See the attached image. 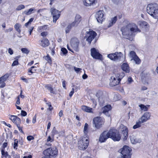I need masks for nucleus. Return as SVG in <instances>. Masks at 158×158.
<instances>
[{"label": "nucleus", "instance_id": "obj_1", "mask_svg": "<svg viewBox=\"0 0 158 158\" xmlns=\"http://www.w3.org/2000/svg\"><path fill=\"white\" fill-rule=\"evenodd\" d=\"M121 31L123 35L131 41L133 40L136 33L140 31L137 26L134 23H129L123 27L121 29Z\"/></svg>", "mask_w": 158, "mask_h": 158}, {"label": "nucleus", "instance_id": "obj_2", "mask_svg": "<svg viewBox=\"0 0 158 158\" xmlns=\"http://www.w3.org/2000/svg\"><path fill=\"white\" fill-rule=\"evenodd\" d=\"M78 147L81 150H85L88 147L89 144V138L86 135L81 137L78 142Z\"/></svg>", "mask_w": 158, "mask_h": 158}, {"label": "nucleus", "instance_id": "obj_3", "mask_svg": "<svg viewBox=\"0 0 158 158\" xmlns=\"http://www.w3.org/2000/svg\"><path fill=\"white\" fill-rule=\"evenodd\" d=\"M121 155L118 156L117 158H131L130 148L127 146H124L123 148L119 150Z\"/></svg>", "mask_w": 158, "mask_h": 158}, {"label": "nucleus", "instance_id": "obj_4", "mask_svg": "<svg viewBox=\"0 0 158 158\" xmlns=\"http://www.w3.org/2000/svg\"><path fill=\"white\" fill-rule=\"evenodd\" d=\"M110 138L114 141H119L121 138L120 134L119 132L115 129H111L109 131Z\"/></svg>", "mask_w": 158, "mask_h": 158}, {"label": "nucleus", "instance_id": "obj_5", "mask_svg": "<svg viewBox=\"0 0 158 158\" xmlns=\"http://www.w3.org/2000/svg\"><path fill=\"white\" fill-rule=\"evenodd\" d=\"M44 153L47 156H54L57 154V150L56 147L50 148L44 151Z\"/></svg>", "mask_w": 158, "mask_h": 158}, {"label": "nucleus", "instance_id": "obj_6", "mask_svg": "<svg viewBox=\"0 0 158 158\" xmlns=\"http://www.w3.org/2000/svg\"><path fill=\"white\" fill-rule=\"evenodd\" d=\"M96 35L97 34L95 31H90L86 32L85 38H86V41L90 44Z\"/></svg>", "mask_w": 158, "mask_h": 158}, {"label": "nucleus", "instance_id": "obj_7", "mask_svg": "<svg viewBox=\"0 0 158 158\" xmlns=\"http://www.w3.org/2000/svg\"><path fill=\"white\" fill-rule=\"evenodd\" d=\"M123 56V54L121 52H115L108 54L107 57L112 60L116 61L120 59Z\"/></svg>", "mask_w": 158, "mask_h": 158}, {"label": "nucleus", "instance_id": "obj_8", "mask_svg": "<svg viewBox=\"0 0 158 158\" xmlns=\"http://www.w3.org/2000/svg\"><path fill=\"white\" fill-rule=\"evenodd\" d=\"M95 127L97 129H99L101 127L104 123V119L101 117H96L93 119Z\"/></svg>", "mask_w": 158, "mask_h": 158}, {"label": "nucleus", "instance_id": "obj_9", "mask_svg": "<svg viewBox=\"0 0 158 158\" xmlns=\"http://www.w3.org/2000/svg\"><path fill=\"white\" fill-rule=\"evenodd\" d=\"M158 10V5L156 3L148 4L147 7V13L150 14Z\"/></svg>", "mask_w": 158, "mask_h": 158}, {"label": "nucleus", "instance_id": "obj_10", "mask_svg": "<svg viewBox=\"0 0 158 158\" xmlns=\"http://www.w3.org/2000/svg\"><path fill=\"white\" fill-rule=\"evenodd\" d=\"M51 12L52 15L53 22L56 23L60 16V12L55 9L52 8L51 9Z\"/></svg>", "mask_w": 158, "mask_h": 158}, {"label": "nucleus", "instance_id": "obj_11", "mask_svg": "<svg viewBox=\"0 0 158 158\" xmlns=\"http://www.w3.org/2000/svg\"><path fill=\"white\" fill-rule=\"evenodd\" d=\"M120 131L122 132L123 135V140H126L128 137V129L127 127L123 125L120 126Z\"/></svg>", "mask_w": 158, "mask_h": 158}, {"label": "nucleus", "instance_id": "obj_12", "mask_svg": "<svg viewBox=\"0 0 158 158\" xmlns=\"http://www.w3.org/2000/svg\"><path fill=\"white\" fill-rule=\"evenodd\" d=\"M91 54L92 57L96 59H100L102 57V55L100 54L98 51L95 48L91 49Z\"/></svg>", "mask_w": 158, "mask_h": 158}, {"label": "nucleus", "instance_id": "obj_13", "mask_svg": "<svg viewBox=\"0 0 158 158\" xmlns=\"http://www.w3.org/2000/svg\"><path fill=\"white\" fill-rule=\"evenodd\" d=\"M151 116V114L149 112L144 113L143 115L139 118V120L142 123L146 122L148 120L150 119Z\"/></svg>", "mask_w": 158, "mask_h": 158}, {"label": "nucleus", "instance_id": "obj_14", "mask_svg": "<svg viewBox=\"0 0 158 158\" xmlns=\"http://www.w3.org/2000/svg\"><path fill=\"white\" fill-rule=\"evenodd\" d=\"M103 12V11L99 10L97 13L95 15V17L98 22L99 23H102L104 20Z\"/></svg>", "mask_w": 158, "mask_h": 158}, {"label": "nucleus", "instance_id": "obj_15", "mask_svg": "<svg viewBox=\"0 0 158 158\" xmlns=\"http://www.w3.org/2000/svg\"><path fill=\"white\" fill-rule=\"evenodd\" d=\"M109 134V131L108 132L106 131H104L100 135L99 138V141L100 142H105L108 138H110V135Z\"/></svg>", "mask_w": 158, "mask_h": 158}, {"label": "nucleus", "instance_id": "obj_16", "mask_svg": "<svg viewBox=\"0 0 158 158\" xmlns=\"http://www.w3.org/2000/svg\"><path fill=\"white\" fill-rule=\"evenodd\" d=\"M79 43V41L77 39H72L71 40V46L76 51H77L78 50Z\"/></svg>", "mask_w": 158, "mask_h": 158}, {"label": "nucleus", "instance_id": "obj_17", "mask_svg": "<svg viewBox=\"0 0 158 158\" xmlns=\"http://www.w3.org/2000/svg\"><path fill=\"white\" fill-rule=\"evenodd\" d=\"M39 44L40 46L45 47L49 45V42L48 40L45 38H43L41 39L39 41Z\"/></svg>", "mask_w": 158, "mask_h": 158}, {"label": "nucleus", "instance_id": "obj_18", "mask_svg": "<svg viewBox=\"0 0 158 158\" xmlns=\"http://www.w3.org/2000/svg\"><path fill=\"white\" fill-rule=\"evenodd\" d=\"M111 109V106L110 105H107L104 106L102 109L103 113L106 114V116L109 117L110 114L108 113V111Z\"/></svg>", "mask_w": 158, "mask_h": 158}, {"label": "nucleus", "instance_id": "obj_19", "mask_svg": "<svg viewBox=\"0 0 158 158\" xmlns=\"http://www.w3.org/2000/svg\"><path fill=\"white\" fill-rule=\"evenodd\" d=\"M81 21V16L78 15H77L75 16L74 21L72 23L76 27H77L80 23Z\"/></svg>", "mask_w": 158, "mask_h": 158}, {"label": "nucleus", "instance_id": "obj_20", "mask_svg": "<svg viewBox=\"0 0 158 158\" xmlns=\"http://www.w3.org/2000/svg\"><path fill=\"white\" fill-rule=\"evenodd\" d=\"M97 0H84V4L86 6H90L97 2Z\"/></svg>", "mask_w": 158, "mask_h": 158}, {"label": "nucleus", "instance_id": "obj_21", "mask_svg": "<svg viewBox=\"0 0 158 158\" xmlns=\"http://www.w3.org/2000/svg\"><path fill=\"white\" fill-rule=\"evenodd\" d=\"M76 26L72 23H69L65 28V31L66 34L69 33L72 28Z\"/></svg>", "mask_w": 158, "mask_h": 158}, {"label": "nucleus", "instance_id": "obj_22", "mask_svg": "<svg viewBox=\"0 0 158 158\" xmlns=\"http://www.w3.org/2000/svg\"><path fill=\"white\" fill-rule=\"evenodd\" d=\"M122 69L126 73H128L130 71V67L128 64L127 63H124L121 66Z\"/></svg>", "mask_w": 158, "mask_h": 158}, {"label": "nucleus", "instance_id": "obj_23", "mask_svg": "<svg viewBox=\"0 0 158 158\" xmlns=\"http://www.w3.org/2000/svg\"><path fill=\"white\" fill-rule=\"evenodd\" d=\"M117 20V16H115L111 19L109 21V24L108 26V27H109L112 26L113 25L115 24Z\"/></svg>", "mask_w": 158, "mask_h": 158}, {"label": "nucleus", "instance_id": "obj_24", "mask_svg": "<svg viewBox=\"0 0 158 158\" xmlns=\"http://www.w3.org/2000/svg\"><path fill=\"white\" fill-rule=\"evenodd\" d=\"M121 80H110V85L111 86H114L118 85Z\"/></svg>", "mask_w": 158, "mask_h": 158}, {"label": "nucleus", "instance_id": "obj_25", "mask_svg": "<svg viewBox=\"0 0 158 158\" xmlns=\"http://www.w3.org/2000/svg\"><path fill=\"white\" fill-rule=\"evenodd\" d=\"M130 139L131 142L132 144H135L138 143H139L141 141L140 139H137L135 137L133 136H131Z\"/></svg>", "mask_w": 158, "mask_h": 158}, {"label": "nucleus", "instance_id": "obj_26", "mask_svg": "<svg viewBox=\"0 0 158 158\" xmlns=\"http://www.w3.org/2000/svg\"><path fill=\"white\" fill-rule=\"evenodd\" d=\"M49 28L47 25H44L42 26H40L38 27V31H42L46 30H48Z\"/></svg>", "mask_w": 158, "mask_h": 158}, {"label": "nucleus", "instance_id": "obj_27", "mask_svg": "<svg viewBox=\"0 0 158 158\" xmlns=\"http://www.w3.org/2000/svg\"><path fill=\"white\" fill-rule=\"evenodd\" d=\"M35 10L33 8H31L28 10L24 11L23 13V14H25L27 15H30L31 14L34 13Z\"/></svg>", "mask_w": 158, "mask_h": 158}, {"label": "nucleus", "instance_id": "obj_28", "mask_svg": "<svg viewBox=\"0 0 158 158\" xmlns=\"http://www.w3.org/2000/svg\"><path fill=\"white\" fill-rule=\"evenodd\" d=\"M81 109L83 111L87 112H92V109L86 106H83L81 107Z\"/></svg>", "mask_w": 158, "mask_h": 158}, {"label": "nucleus", "instance_id": "obj_29", "mask_svg": "<svg viewBox=\"0 0 158 158\" xmlns=\"http://www.w3.org/2000/svg\"><path fill=\"white\" fill-rule=\"evenodd\" d=\"M140 122V121L139 120L137 121L136 123V124L133 126V128L134 129H136L140 127H141V124L142 123Z\"/></svg>", "mask_w": 158, "mask_h": 158}, {"label": "nucleus", "instance_id": "obj_30", "mask_svg": "<svg viewBox=\"0 0 158 158\" xmlns=\"http://www.w3.org/2000/svg\"><path fill=\"white\" fill-rule=\"evenodd\" d=\"M88 127L89 125L87 123H85V124L83 131L85 135H86L87 136V134L88 132Z\"/></svg>", "mask_w": 158, "mask_h": 158}, {"label": "nucleus", "instance_id": "obj_31", "mask_svg": "<svg viewBox=\"0 0 158 158\" xmlns=\"http://www.w3.org/2000/svg\"><path fill=\"white\" fill-rule=\"evenodd\" d=\"M134 60L135 64H139L141 62L140 59L137 56L134 57V58H133V59H131V60Z\"/></svg>", "mask_w": 158, "mask_h": 158}, {"label": "nucleus", "instance_id": "obj_32", "mask_svg": "<svg viewBox=\"0 0 158 158\" xmlns=\"http://www.w3.org/2000/svg\"><path fill=\"white\" fill-rule=\"evenodd\" d=\"M149 15L155 19H158V10Z\"/></svg>", "mask_w": 158, "mask_h": 158}, {"label": "nucleus", "instance_id": "obj_33", "mask_svg": "<svg viewBox=\"0 0 158 158\" xmlns=\"http://www.w3.org/2000/svg\"><path fill=\"white\" fill-rule=\"evenodd\" d=\"M15 28L16 31L19 32V33H20L21 32V31L20 29V28L21 27V25L18 23H16L14 26Z\"/></svg>", "mask_w": 158, "mask_h": 158}, {"label": "nucleus", "instance_id": "obj_34", "mask_svg": "<svg viewBox=\"0 0 158 158\" xmlns=\"http://www.w3.org/2000/svg\"><path fill=\"white\" fill-rule=\"evenodd\" d=\"M52 133L53 136L56 135L57 138L58 136H59L60 135L59 132L56 130L55 127L53 128Z\"/></svg>", "mask_w": 158, "mask_h": 158}, {"label": "nucleus", "instance_id": "obj_35", "mask_svg": "<svg viewBox=\"0 0 158 158\" xmlns=\"http://www.w3.org/2000/svg\"><path fill=\"white\" fill-rule=\"evenodd\" d=\"M139 106L141 110L144 111H147L148 110V108L146 106L143 104H140L139 105Z\"/></svg>", "mask_w": 158, "mask_h": 158}, {"label": "nucleus", "instance_id": "obj_36", "mask_svg": "<svg viewBox=\"0 0 158 158\" xmlns=\"http://www.w3.org/2000/svg\"><path fill=\"white\" fill-rule=\"evenodd\" d=\"M36 67L33 66L29 70L28 72L31 73H35L36 70Z\"/></svg>", "mask_w": 158, "mask_h": 158}, {"label": "nucleus", "instance_id": "obj_37", "mask_svg": "<svg viewBox=\"0 0 158 158\" xmlns=\"http://www.w3.org/2000/svg\"><path fill=\"white\" fill-rule=\"evenodd\" d=\"M17 116L15 115H11L10 116V119L13 122L15 123L16 121V118Z\"/></svg>", "mask_w": 158, "mask_h": 158}, {"label": "nucleus", "instance_id": "obj_38", "mask_svg": "<svg viewBox=\"0 0 158 158\" xmlns=\"http://www.w3.org/2000/svg\"><path fill=\"white\" fill-rule=\"evenodd\" d=\"M5 85L4 80H0V88H3L5 87Z\"/></svg>", "mask_w": 158, "mask_h": 158}, {"label": "nucleus", "instance_id": "obj_39", "mask_svg": "<svg viewBox=\"0 0 158 158\" xmlns=\"http://www.w3.org/2000/svg\"><path fill=\"white\" fill-rule=\"evenodd\" d=\"M21 51L23 53L27 54L29 52V51L27 48H22Z\"/></svg>", "mask_w": 158, "mask_h": 158}, {"label": "nucleus", "instance_id": "obj_40", "mask_svg": "<svg viewBox=\"0 0 158 158\" xmlns=\"http://www.w3.org/2000/svg\"><path fill=\"white\" fill-rule=\"evenodd\" d=\"M25 8V6L23 5H19L16 8L17 10H21L24 9Z\"/></svg>", "mask_w": 158, "mask_h": 158}, {"label": "nucleus", "instance_id": "obj_41", "mask_svg": "<svg viewBox=\"0 0 158 158\" xmlns=\"http://www.w3.org/2000/svg\"><path fill=\"white\" fill-rule=\"evenodd\" d=\"M137 56L134 52L132 51L130 52V56L131 58V59H133V58H134V57Z\"/></svg>", "mask_w": 158, "mask_h": 158}, {"label": "nucleus", "instance_id": "obj_42", "mask_svg": "<svg viewBox=\"0 0 158 158\" xmlns=\"http://www.w3.org/2000/svg\"><path fill=\"white\" fill-rule=\"evenodd\" d=\"M1 153L2 155L3 156L6 157L8 156V153L7 152H5L4 151V149H2L1 150Z\"/></svg>", "mask_w": 158, "mask_h": 158}, {"label": "nucleus", "instance_id": "obj_43", "mask_svg": "<svg viewBox=\"0 0 158 158\" xmlns=\"http://www.w3.org/2000/svg\"><path fill=\"white\" fill-rule=\"evenodd\" d=\"M119 99V96L117 94H115L114 95L113 100L114 101H117Z\"/></svg>", "mask_w": 158, "mask_h": 158}, {"label": "nucleus", "instance_id": "obj_44", "mask_svg": "<svg viewBox=\"0 0 158 158\" xmlns=\"http://www.w3.org/2000/svg\"><path fill=\"white\" fill-rule=\"evenodd\" d=\"M45 59L47 60L48 62L50 63L51 62V59L48 55H47L44 57Z\"/></svg>", "mask_w": 158, "mask_h": 158}, {"label": "nucleus", "instance_id": "obj_45", "mask_svg": "<svg viewBox=\"0 0 158 158\" xmlns=\"http://www.w3.org/2000/svg\"><path fill=\"white\" fill-rule=\"evenodd\" d=\"M92 102L93 103V106L94 108H95L97 105V102L96 100L94 99H91Z\"/></svg>", "mask_w": 158, "mask_h": 158}, {"label": "nucleus", "instance_id": "obj_46", "mask_svg": "<svg viewBox=\"0 0 158 158\" xmlns=\"http://www.w3.org/2000/svg\"><path fill=\"white\" fill-rule=\"evenodd\" d=\"M9 76V74H6L3 76L0 77V79H6L8 78Z\"/></svg>", "mask_w": 158, "mask_h": 158}, {"label": "nucleus", "instance_id": "obj_47", "mask_svg": "<svg viewBox=\"0 0 158 158\" xmlns=\"http://www.w3.org/2000/svg\"><path fill=\"white\" fill-rule=\"evenodd\" d=\"M61 51L62 53L64 55L66 54L68 52V51L67 49L65 48H61Z\"/></svg>", "mask_w": 158, "mask_h": 158}, {"label": "nucleus", "instance_id": "obj_48", "mask_svg": "<svg viewBox=\"0 0 158 158\" xmlns=\"http://www.w3.org/2000/svg\"><path fill=\"white\" fill-rule=\"evenodd\" d=\"M18 142L17 140H15L14 144V149H17V147L18 146Z\"/></svg>", "mask_w": 158, "mask_h": 158}, {"label": "nucleus", "instance_id": "obj_49", "mask_svg": "<svg viewBox=\"0 0 158 158\" xmlns=\"http://www.w3.org/2000/svg\"><path fill=\"white\" fill-rule=\"evenodd\" d=\"M18 64V59H16L12 64V66H13L16 65H17Z\"/></svg>", "mask_w": 158, "mask_h": 158}, {"label": "nucleus", "instance_id": "obj_50", "mask_svg": "<svg viewBox=\"0 0 158 158\" xmlns=\"http://www.w3.org/2000/svg\"><path fill=\"white\" fill-rule=\"evenodd\" d=\"M20 123H21L20 119L18 117H17L16 118V121L14 123H16L17 125H18V124H19Z\"/></svg>", "mask_w": 158, "mask_h": 158}, {"label": "nucleus", "instance_id": "obj_51", "mask_svg": "<svg viewBox=\"0 0 158 158\" xmlns=\"http://www.w3.org/2000/svg\"><path fill=\"white\" fill-rule=\"evenodd\" d=\"M74 69L77 73H78L80 72H81L80 71L81 70V69L77 68L75 67H74Z\"/></svg>", "mask_w": 158, "mask_h": 158}, {"label": "nucleus", "instance_id": "obj_52", "mask_svg": "<svg viewBox=\"0 0 158 158\" xmlns=\"http://www.w3.org/2000/svg\"><path fill=\"white\" fill-rule=\"evenodd\" d=\"M142 82L144 85H148L149 84L148 80H142Z\"/></svg>", "mask_w": 158, "mask_h": 158}, {"label": "nucleus", "instance_id": "obj_53", "mask_svg": "<svg viewBox=\"0 0 158 158\" xmlns=\"http://www.w3.org/2000/svg\"><path fill=\"white\" fill-rule=\"evenodd\" d=\"M45 87L49 91H50L52 87L50 85H46L45 86Z\"/></svg>", "mask_w": 158, "mask_h": 158}, {"label": "nucleus", "instance_id": "obj_54", "mask_svg": "<svg viewBox=\"0 0 158 158\" xmlns=\"http://www.w3.org/2000/svg\"><path fill=\"white\" fill-rule=\"evenodd\" d=\"M41 35L43 37H45L48 35V32H43L41 33Z\"/></svg>", "mask_w": 158, "mask_h": 158}, {"label": "nucleus", "instance_id": "obj_55", "mask_svg": "<svg viewBox=\"0 0 158 158\" xmlns=\"http://www.w3.org/2000/svg\"><path fill=\"white\" fill-rule=\"evenodd\" d=\"M27 139L28 141H31L34 139V137L31 135H29L27 137Z\"/></svg>", "mask_w": 158, "mask_h": 158}, {"label": "nucleus", "instance_id": "obj_56", "mask_svg": "<svg viewBox=\"0 0 158 158\" xmlns=\"http://www.w3.org/2000/svg\"><path fill=\"white\" fill-rule=\"evenodd\" d=\"M21 114L22 116H25L27 115V113L26 111L24 110H22L21 111Z\"/></svg>", "mask_w": 158, "mask_h": 158}, {"label": "nucleus", "instance_id": "obj_57", "mask_svg": "<svg viewBox=\"0 0 158 158\" xmlns=\"http://www.w3.org/2000/svg\"><path fill=\"white\" fill-rule=\"evenodd\" d=\"M33 28H34V27H30V28H29L28 31L29 32V35H31V32L33 29Z\"/></svg>", "mask_w": 158, "mask_h": 158}, {"label": "nucleus", "instance_id": "obj_58", "mask_svg": "<svg viewBox=\"0 0 158 158\" xmlns=\"http://www.w3.org/2000/svg\"><path fill=\"white\" fill-rule=\"evenodd\" d=\"M53 141V139L51 138L50 136H48L47 139V141L48 142L50 141L51 142H52Z\"/></svg>", "mask_w": 158, "mask_h": 158}, {"label": "nucleus", "instance_id": "obj_59", "mask_svg": "<svg viewBox=\"0 0 158 158\" xmlns=\"http://www.w3.org/2000/svg\"><path fill=\"white\" fill-rule=\"evenodd\" d=\"M17 127L19 130L21 132L23 133V132L22 130V127H20L19 125H17Z\"/></svg>", "mask_w": 158, "mask_h": 158}, {"label": "nucleus", "instance_id": "obj_60", "mask_svg": "<svg viewBox=\"0 0 158 158\" xmlns=\"http://www.w3.org/2000/svg\"><path fill=\"white\" fill-rule=\"evenodd\" d=\"M36 122V116L35 115L33 117L32 122L33 123H35Z\"/></svg>", "mask_w": 158, "mask_h": 158}, {"label": "nucleus", "instance_id": "obj_61", "mask_svg": "<svg viewBox=\"0 0 158 158\" xmlns=\"http://www.w3.org/2000/svg\"><path fill=\"white\" fill-rule=\"evenodd\" d=\"M50 93H51L53 94H56V91L54 90L52 88V89H51V90L50 91Z\"/></svg>", "mask_w": 158, "mask_h": 158}, {"label": "nucleus", "instance_id": "obj_62", "mask_svg": "<svg viewBox=\"0 0 158 158\" xmlns=\"http://www.w3.org/2000/svg\"><path fill=\"white\" fill-rule=\"evenodd\" d=\"M8 52L10 55H12L13 53V50L10 48H9Z\"/></svg>", "mask_w": 158, "mask_h": 158}, {"label": "nucleus", "instance_id": "obj_63", "mask_svg": "<svg viewBox=\"0 0 158 158\" xmlns=\"http://www.w3.org/2000/svg\"><path fill=\"white\" fill-rule=\"evenodd\" d=\"M74 92V89L73 88L72 89V90L70 92L69 94V96L71 97L73 95V93Z\"/></svg>", "mask_w": 158, "mask_h": 158}, {"label": "nucleus", "instance_id": "obj_64", "mask_svg": "<svg viewBox=\"0 0 158 158\" xmlns=\"http://www.w3.org/2000/svg\"><path fill=\"white\" fill-rule=\"evenodd\" d=\"M7 143H3L2 146V149H4L5 148L7 147Z\"/></svg>", "mask_w": 158, "mask_h": 158}]
</instances>
